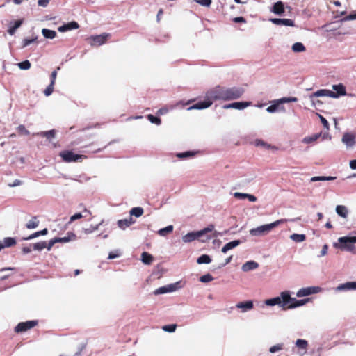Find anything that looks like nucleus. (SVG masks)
<instances>
[{
	"instance_id": "nucleus-26",
	"label": "nucleus",
	"mask_w": 356,
	"mask_h": 356,
	"mask_svg": "<svg viewBox=\"0 0 356 356\" xmlns=\"http://www.w3.org/2000/svg\"><path fill=\"white\" fill-rule=\"evenodd\" d=\"M271 11L276 15H282L284 12V3L282 1L275 3Z\"/></svg>"
},
{
	"instance_id": "nucleus-19",
	"label": "nucleus",
	"mask_w": 356,
	"mask_h": 356,
	"mask_svg": "<svg viewBox=\"0 0 356 356\" xmlns=\"http://www.w3.org/2000/svg\"><path fill=\"white\" fill-rule=\"evenodd\" d=\"M79 27V24L76 22H70L65 24H63L58 28V31L60 32H65L67 31H71L73 29H76Z\"/></svg>"
},
{
	"instance_id": "nucleus-1",
	"label": "nucleus",
	"mask_w": 356,
	"mask_h": 356,
	"mask_svg": "<svg viewBox=\"0 0 356 356\" xmlns=\"http://www.w3.org/2000/svg\"><path fill=\"white\" fill-rule=\"evenodd\" d=\"M300 220V217H298V218H296L293 219H286V218L280 219V220L274 221L271 223L261 225L256 228L251 229L250 230V234L252 236H265V235L268 234L273 229L279 226L281 224H283L288 221L296 222Z\"/></svg>"
},
{
	"instance_id": "nucleus-46",
	"label": "nucleus",
	"mask_w": 356,
	"mask_h": 356,
	"mask_svg": "<svg viewBox=\"0 0 356 356\" xmlns=\"http://www.w3.org/2000/svg\"><path fill=\"white\" fill-rule=\"evenodd\" d=\"M17 66L19 69L26 70L31 67V63L29 60H24L23 62L17 63Z\"/></svg>"
},
{
	"instance_id": "nucleus-58",
	"label": "nucleus",
	"mask_w": 356,
	"mask_h": 356,
	"mask_svg": "<svg viewBox=\"0 0 356 356\" xmlns=\"http://www.w3.org/2000/svg\"><path fill=\"white\" fill-rule=\"evenodd\" d=\"M37 39H38L37 37H35L34 38H32V39L25 38L23 40V47H25L32 44L33 42H35L37 40Z\"/></svg>"
},
{
	"instance_id": "nucleus-7",
	"label": "nucleus",
	"mask_w": 356,
	"mask_h": 356,
	"mask_svg": "<svg viewBox=\"0 0 356 356\" xmlns=\"http://www.w3.org/2000/svg\"><path fill=\"white\" fill-rule=\"evenodd\" d=\"M341 142L346 145L347 149H352L356 145V132L345 133L341 138Z\"/></svg>"
},
{
	"instance_id": "nucleus-44",
	"label": "nucleus",
	"mask_w": 356,
	"mask_h": 356,
	"mask_svg": "<svg viewBox=\"0 0 356 356\" xmlns=\"http://www.w3.org/2000/svg\"><path fill=\"white\" fill-rule=\"evenodd\" d=\"M195 155V153L193 152L188 151L182 153H177L176 154L177 157L179 159H186L188 157H191Z\"/></svg>"
},
{
	"instance_id": "nucleus-15",
	"label": "nucleus",
	"mask_w": 356,
	"mask_h": 356,
	"mask_svg": "<svg viewBox=\"0 0 356 356\" xmlns=\"http://www.w3.org/2000/svg\"><path fill=\"white\" fill-rule=\"evenodd\" d=\"M250 104V103L248 102H234L229 104L224 105L223 108H234L238 110H242L248 106Z\"/></svg>"
},
{
	"instance_id": "nucleus-12",
	"label": "nucleus",
	"mask_w": 356,
	"mask_h": 356,
	"mask_svg": "<svg viewBox=\"0 0 356 356\" xmlns=\"http://www.w3.org/2000/svg\"><path fill=\"white\" fill-rule=\"evenodd\" d=\"M36 325V321H29L26 322L19 323L15 328V332H20L26 331L29 329L32 328Z\"/></svg>"
},
{
	"instance_id": "nucleus-38",
	"label": "nucleus",
	"mask_w": 356,
	"mask_h": 356,
	"mask_svg": "<svg viewBox=\"0 0 356 356\" xmlns=\"http://www.w3.org/2000/svg\"><path fill=\"white\" fill-rule=\"evenodd\" d=\"M211 262V257L207 254H202L200 257H199L197 259V263L198 264H210Z\"/></svg>"
},
{
	"instance_id": "nucleus-43",
	"label": "nucleus",
	"mask_w": 356,
	"mask_h": 356,
	"mask_svg": "<svg viewBox=\"0 0 356 356\" xmlns=\"http://www.w3.org/2000/svg\"><path fill=\"white\" fill-rule=\"evenodd\" d=\"M103 220H102L98 225H95V226H91L90 228H86V229H83V232L85 234H91L93 232L99 229V227L102 225L103 223Z\"/></svg>"
},
{
	"instance_id": "nucleus-53",
	"label": "nucleus",
	"mask_w": 356,
	"mask_h": 356,
	"mask_svg": "<svg viewBox=\"0 0 356 356\" xmlns=\"http://www.w3.org/2000/svg\"><path fill=\"white\" fill-rule=\"evenodd\" d=\"M85 347H86V344L82 343L80 346H79L77 351L75 353V354L74 355H66L65 354H62L60 356H79L81 355V353L82 352V350L85 348Z\"/></svg>"
},
{
	"instance_id": "nucleus-31",
	"label": "nucleus",
	"mask_w": 356,
	"mask_h": 356,
	"mask_svg": "<svg viewBox=\"0 0 356 356\" xmlns=\"http://www.w3.org/2000/svg\"><path fill=\"white\" fill-rule=\"evenodd\" d=\"M143 212H144V211L142 207H134L129 211V214L131 216L130 217L135 216L136 218H139L143 214Z\"/></svg>"
},
{
	"instance_id": "nucleus-55",
	"label": "nucleus",
	"mask_w": 356,
	"mask_h": 356,
	"mask_svg": "<svg viewBox=\"0 0 356 356\" xmlns=\"http://www.w3.org/2000/svg\"><path fill=\"white\" fill-rule=\"evenodd\" d=\"M168 293L167 287L166 286H161L156 289L154 292L155 295H160V294H164Z\"/></svg>"
},
{
	"instance_id": "nucleus-27",
	"label": "nucleus",
	"mask_w": 356,
	"mask_h": 356,
	"mask_svg": "<svg viewBox=\"0 0 356 356\" xmlns=\"http://www.w3.org/2000/svg\"><path fill=\"white\" fill-rule=\"evenodd\" d=\"M241 244V241L234 240L231 242L226 243L222 248L221 251L223 253H226L227 251L234 249Z\"/></svg>"
},
{
	"instance_id": "nucleus-6",
	"label": "nucleus",
	"mask_w": 356,
	"mask_h": 356,
	"mask_svg": "<svg viewBox=\"0 0 356 356\" xmlns=\"http://www.w3.org/2000/svg\"><path fill=\"white\" fill-rule=\"evenodd\" d=\"M244 90L241 88L232 87V88H225L224 87V101L232 100L239 98L243 94Z\"/></svg>"
},
{
	"instance_id": "nucleus-8",
	"label": "nucleus",
	"mask_w": 356,
	"mask_h": 356,
	"mask_svg": "<svg viewBox=\"0 0 356 356\" xmlns=\"http://www.w3.org/2000/svg\"><path fill=\"white\" fill-rule=\"evenodd\" d=\"M323 291L320 286H309L302 288L298 291L296 296L298 297H305L311 294H316Z\"/></svg>"
},
{
	"instance_id": "nucleus-48",
	"label": "nucleus",
	"mask_w": 356,
	"mask_h": 356,
	"mask_svg": "<svg viewBox=\"0 0 356 356\" xmlns=\"http://www.w3.org/2000/svg\"><path fill=\"white\" fill-rule=\"evenodd\" d=\"M46 248V242L41 241L33 245V248L34 250H42Z\"/></svg>"
},
{
	"instance_id": "nucleus-18",
	"label": "nucleus",
	"mask_w": 356,
	"mask_h": 356,
	"mask_svg": "<svg viewBox=\"0 0 356 356\" xmlns=\"http://www.w3.org/2000/svg\"><path fill=\"white\" fill-rule=\"evenodd\" d=\"M356 289V282H348L344 284H339L335 290L337 291H350Z\"/></svg>"
},
{
	"instance_id": "nucleus-24",
	"label": "nucleus",
	"mask_w": 356,
	"mask_h": 356,
	"mask_svg": "<svg viewBox=\"0 0 356 356\" xmlns=\"http://www.w3.org/2000/svg\"><path fill=\"white\" fill-rule=\"evenodd\" d=\"M280 104H281L277 103V99L273 101V104L272 105L269 106L266 108V111L270 113H275L278 111H283V112L285 111L284 107V106L280 107L279 106Z\"/></svg>"
},
{
	"instance_id": "nucleus-59",
	"label": "nucleus",
	"mask_w": 356,
	"mask_h": 356,
	"mask_svg": "<svg viewBox=\"0 0 356 356\" xmlns=\"http://www.w3.org/2000/svg\"><path fill=\"white\" fill-rule=\"evenodd\" d=\"M85 216L83 215L81 213H75L74 215L70 217V222L69 223L76 220H78V219H80L83 217H84Z\"/></svg>"
},
{
	"instance_id": "nucleus-45",
	"label": "nucleus",
	"mask_w": 356,
	"mask_h": 356,
	"mask_svg": "<svg viewBox=\"0 0 356 356\" xmlns=\"http://www.w3.org/2000/svg\"><path fill=\"white\" fill-rule=\"evenodd\" d=\"M296 345L297 347L305 350L307 348L308 343L307 341L305 339H298L296 341Z\"/></svg>"
},
{
	"instance_id": "nucleus-32",
	"label": "nucleus",
	"mask_w": 356,
	"mask_h": 356,
	"mask_svg": "<svg viewBox=\"0 0 356 356\" xmlns=\"http://www.w3.org/2000/svg\"><path fill=\"white\" fill-rule=\"evenodd\" d=\"M23 23V21L22 19H19V20H17L14 22V25L13 26H10L9 29H8V33L10 35H13L15 34L16 30L20 27V26Z\"/></svg>"
},
{
	"instance_id": "nucleus-34",
	"label": "nucleus",
	"mask_w": 356,
	"mask_h": 356,
	"mask_svg": "<svg viewBox=\"0 0 356 356\" xmlns=\"http://www.w3.org/2000/svg\"><path fill=\"white\" fill-rule=\"evenodd\" d=\"M291 49L295 53L304 52L306 50L305 47L302 42L294 43L291 47Z\"/></svg>"
},
{
	"instance_id": "nucleus-33",
	"label": "nucleus",
	"mask_w": 356,
	"mask_h": 356,
	"mask_svg": "<svg viewBox=\"0 0 356 356\" xmlns=\"http://www.w3.org/2000/svg\"><path fill=\"white\" fill-rule=\"evenodd\" d=\"M141 261L145 264H150L153 261V257L147 252H144L141 254Z\"/></svg>"
},
{
	"instance_id": "nucleus-54",
	"label": "nucleus",
	"mask_w": 356,
	"mask_h": 356,
	"mask_svg": "<svg viewBox=\"0 0 356 356\" xmlns=\"http://www.w3.org/2000/svg\"><path fill=\"white\" fill-rule=\"evenodd\" d=\"M17 130L22 135H29L30 134L24 125L18 126Z\"/></svg>"
},
{
	"instance_id": "nucleus-41",
	"label": "nucleus",
	"mask_w": 356,
	"mask_h": 356,
	"mask_svg": "<svg viewBox=\"0 0 356 356\" xmlns=\"http://www.w3.org/2000/svg\"><path fill=\"white\" fill-rule=\"evenodd\" d=\"M37 135H40L43 137H46L47 139L50 140L55 136L54 130H50L48 131H42L40 133H38Z\"/></svg>"
},
{
	"instance_id": "nucleus-5",
	"label": "nucleus",
	"mask_w": 356,
	"mask_h": 356,
	"mask_svg": "<svg viewBox=\"0 0 356 356\" xmlns=\"http://www.w3.org/2000/svg\"><path fill=\"white\" fill-rule=\"evenodd\" d=\"M206 98L211 102V104L215 101H224V87L216 86L210 89L206 93Z\"/></svg>"
},
{
	"instance_id": "nucleus-35",
	"label": "nucleus",
	"mask_w": 356,
	"mask_h": 356,
	"mask_svg": "<svg viewBox=\"0 0 356 356\" xmlns=\"http://www.w3.org/2000/svg\"><path fill=\"white\" fill-rule=\"evenodd\" d=\"M254 144L257 147H262L266 148V149H277L275 147L271 146L270 145L266 143V142H264V140H260V139H257L254 142Z\"/></svg>"
},
{
	"instance_id": "nucleus-56",
	"label": "nucleus",
	"mask_w": 356,
	"mask_h": 356,
	"mask_svg": "<svg viewBox=\"0 0 356 356\" xmlns=\"http://www.w3.org/2000/svg\"><path fill=\"white\" fill-rule=\"evenodd\" d=\"M179 282L167 285L168 293L175 291L178 289Z\"/></svg>"
},
{
	"instance_id": "nucleus-37",
	"label": "nucleus",
	"mask_w": 356,
	"mask_h": 356,
	"mask_svg": "<svg viewBox=\"0 0 356 356\" xmlns=\"http://www.w3.org/2000/svg\"><path fill=\"white\" fill-rule=\"evenodd\" d=\"M173 231V226L172 225H168L164 228L160 229L158 231V234L161 236H165L168 234H170Z\"/></svg>"
},
{
	"instance_id": "nucleus-62",
	"label": "nucleus",
	"mask_w": 356,
	"mask_h": 356,
	"mask_svg": "<svg viewBox=\"0 0 356 356\" xmlns=\"http://www.w3.org/2000/svg\"><path fill=\"white\" fill-rule=\"evenodd\" d=\"M247 195H248V193H239V192H235L234 193V197L238 198V199H245L247 197Z\"/></svg>"
},
{
	"instance_id": "nucleus-42",
	"label": "nucleus",
	"mask_w": 356,
	"mask_h": 356,
	"mask_svg": "<svg viewBox=\"0 0 356 356\" xmlns=\"http://www.w3.org/2000/svg\"><path fill=\"white\" fill-rule=\"evenodd\" d=\"M298 99L295 97H282L281 99H277V103L284 104L289 102H296Z\"/></svg>"
},
{
	"instance_id": "nucleus-51",
	"label": "nucleus",
	"mask_w": 356,
	"mask_h": 356,
	"mask_svg": "<svg viewBox=\"0 0 356 356\" xmlns=\"http://www.w3.org/2000/svg\"><path fill=\"white\" fill-rule=\"evenodd\" d=\"M176 327H177V325H175V324H170V325H164L162 327V329L165 332H173L175 331Z\"/></svg>"
},
{
	"instance_id": "nucleus-21",
	"label": "nucleus",
	"mask_w": 356,
	"mask_h": 356,
	"mask_svg": "<svg viewBox=\"0 0 356 356\" xmlns=\"http://www.w3.org/2000/svg\"><path fill=\"white\" fill-rule=\"evenodd\" d=\"M117 223L120 229L124 230L127 227L135 223V220H133L132 217H129V218L119 220Z\"/></svg>"
},
{
	"instance_id": "nucleus-64",
	"label": "nucleus",
	"mask_w": 356,
	"mask_h": 356,
	"mask_svg": "<svg viewBox=\"0 0 356 356\" xmlns=\"http://www.w3.org/2000/svg\"><path fill=\"white\" fill-rule=\"evenodd\" d=\"M119 257H120V253L117 250V251H115V252H110L109 254H108V259H113L118 258Z\"/></svg>"
},
{
	"instance_id": "nucleus-10",
	"label": "nucleus",
	"mask_w": 356,
	"mask_h": 356,
	"mask_svg": "<svg viewBox=\"0 0 356 356\" xmlns=\"http://www.w3.org/2000/svg\"><path fill=\"white\" fill-rule=\"evenodd\" d=\"M60 156L65 162H73L83 157L82 155L76 154L70 151H63L60 153Z\"/></svg>"
},
{
	"instance_id": "nucleus-9",
	"label": "nucleus",
	"mask_w": 356,
	"mask_h": 356,
	"mask_svg": "<svg viewBox=\"0 0 356 356\" xmlns=\"http://www.w3.org/2000/svg\"><path fill=\"white\" fill-rule=\"evenodd\" d=\"M110 37V33H104L98 35H92L89 38V40H90L91 45L99 46L104 44Z\"/></svg>"
},
{
	"instance_id": "nucleus-63",
	"label": "nucleus",
	"mask_w": 356,
	"mask_h": 356,
	"mask_svg": "<svg viewBox=\"0 0 356 356\" xmlns=\"http://www.w3.org/2000/svg\"><path fill=\"white\" fill-rule=\"evenodd\" d=\"M327 250H328V245L327 244H325L322 248V250L321 251L319 257H323V256L326 255L327 253Z\"/></svg>"
},
{
	"instance_id": "nucleus-57",
	"label": "nucleus",
	"mask_w": 356,
	"mask_h": 356,
	"mask_svg": "<svg viewBox=\"0 0 356 356\" xmlns=\"http://www.w3.org/2000/svg\"><path fill=\"white\" fill-rule=\"evenodd\" d=\"M54 84H52L51 83H50L49 86L44 90V93L46 96H49L50 95L52 94V92L54 91Z\"/></svg>"
},
{
	"instance_id": "nucleus-25",
	"label": "nucleus",
	"mask_w": 356,
	"mask_h": 356,
	"mask_svg": "<svg viewBox=\"0 0 356 356\" xmlns=\"http://www.w3.org/2000/svg\"><path fill=\"white\" fill-rule=\"evenodd\" d=\"M336 213L344 219L348 218L349 213L348 208L343 205H337L336 207Z\"/></svg>"
},
{
	"instance_id": "nucleus-50",
	"label": "nucleus",
	"mask_w": 356,
	"mask_h": 356,
	"mask_svg": "<svg viewBox=\"0 0 356 356\" xmlns=\"http://www.w3.org/2000/svg\"><path fill=\"white\" fill-rule=\"evenodd\" d=\"M147 118L153 124L159 125L161 123V119L157 117L154 116L153 115H151V114L148 115Z\"/></svg>"
},
{
	"instance_id": "nucleus-49",
	"label": "nucleus",
	"mask_w": 356,
	"mask_h": 356,
	"mask_svg": "<svg viewBox=\"0 0 356 356\" xmlns=\"http://www.w3.org/2000/svg\"><path fill=\"white\" fill-rule=\"evenodd\" d=\"M283 347H284L283 343H278V344L274 345L270 348L269 352L271 353H275L279 350H282Z\"/></svg>"
},
{
	"instance_id": "nucleus-17",
	"label": "nucleus",
	"mask_w": 356,
	"mask_h": 356,
	"mask_svg": "<svg viewBox=\"0 0 356 356\" xmlns=\"http://www.w3.org/2000/svg\"><path fill=\"white\" fill-rule=\"evenodd\" d=\"M309 298L302 299V300H296L295 298L291 297V300H289L288 309H292L304 305L307 302H309Z\"/></svg>"
},
{
	"instance_id": "nucleus-23",
	"label": "nucleus",
	"mask_w": 356,
	"mask_h": 356,
	"mask_svg": "<svg viewBox=\"0 0 356 356\" xmlns=\"http://www.w3.org/2000/svg\"><path fill=\"white\" fill-rule=\"evenodd\" d=\"M236 308L241 309L243 312H245L253 308V302L251 300L246 302H241L236 304Z\"/></svg>"
},
{
	"instance_id": "nucleus-29",
	"label": "nucleus",
	"mask_w": 356,
	"mask_h": 356,
	"mask_svg": "<svg viewBox=\"0 0 356 356\" xmlns=\"http://www.w3.org/2000/svg\"><path fill=\"white\" fill-rule=\"evenodd\" d=\"M289 238L296 243H302L306 240V236L303 234H293Z\"/></svg>"
},
{
	"instance_id": "nucleus-22",
	"label": "nucleus",
	"mask_w": 356,
	"mask_h": 356,
	"mask_svg": "<svg viewBox=\"0 0 356 356\" xmlns=\"http://www.w3.org/2000/svg\"><path fill=\"white\" fill-rule=\"evenodd\" d=\"M16 243V241L14 238L6 237L3 240L0 241V251L5 248L14 245Z\"/></svg>"
},
{
	"instance_id": "nucleus-20",
	"label": "nucleus",
	"mask_w": 356,
	"mask_h": 356,
	"mask_svg": "<svg viewBox=\"0 0 356 356\" xmlns=\"http://www.w3.org/2000/svg\"><path fill=\"white\" fill-rule=\"evenodd\" d=\"M259 267V264L254 261H248L243 264L241 269L243 272L254 270Z\"/></svg>"
},
{
	"instance_id": "nucleus-39",
	"label": "nucleus",
	"mask_w": 356,
	"mask_h": 356,
	"mask_svg": "<svg viewBox=\"0 0 356 356\" xmlns=\"http://www.w3.org/2000/svg\"><path fill=\"white\" fill-rule=\"evenodd\" d=\"M38 225H39V221L37 220V218L35 216L28 222L26 227V228L31 229L36 228L38 226Z\"/></svg>"
},
{
	"instance_id": "nucleus-16",
	"label": "nucleus",
	"mask_w": 356,
	"mask_h": 356,
	"mask_svg": "<svg viewBox=\"0 0 356 356\" xmlns=\"http://www.w3.org/2000/svg\"><path fill=\"white\" fill-rule=\"evenodd\" d=\"M270 21L276 25L285 26H294L293 21L290 19L272 18L270 19Z\"/></svg>"
},
{
	"instance_id": "nucleus-36",
	"label": "nucleus",
	"mask_w": 356,
	"mask_h": 356,
	"mask_svg": "<svg viewBox=\"0 0 356 356\" xmlns=\"http://www.w3.org/2000/svg\"><path fill=\"white\" fill-rule=\"evenodd\" d=\"M42 33L45 38L48 39H54L56 36V32L55 31L47 29H42Z\"/></svg>"
},
{
	"instance_id": "nucleus-30",
	"label": "nucleus",
	"mask_w": 356,
	"mask_h": 356,
	"mask_svg": "<svg viewBox=\"0 0 356 356\" xmlns=\"http://www.w3.org/2000/svg\"><path fill=\"white\" fill-rule=\"evenodd\" d=\"M336 179L335 177L332 176H316L313 177L310 179V181L312 182L314 181H332Z\"/></svg>"
},
{
	"instance_id": "nucleus-40",
	"label": "nucleus",
	"mask_w": 356,
	"mask_h": 356,
	"mask_svg": "<svg viewBox=\"0 0 356 356\" xmlns=\"http://www.w3.org/2000/svg\"><path fill=\"white\" fill-rule=\"evenodd\" d=\"M48 231L47 229H44L41 231L35 232L34 234L30 235L29 236L24 238V240H31L33 238H35L36 237H38L42 235H46L47 234Z\"/></svg>"
},
{
	"instance_id": "nucleus-4",
	"label": "nucleus",
	"mask_w": 356,
	"mask_h": 356,
	"mask_svg": "<svg viewBox=\"0 0 356 356\" xmlns=\"http://www.w3.org/2000/svg\"><path fill=\"white\" fill-rule=\"evenodd\" d=\"M289 300H291V297L289 291H283L280 293V296L267 299L264 303L267 306L278 305L283 309H288Z\"/></svg>"
},
{
	"instance_id": "nucleus-60",
	"label": "nucleus",
	"mask_w": 356,
	"mask_h": 356,
	"mask_svg": "<svg viewBox=\"0 0 356 356\" xmlns=\"http://www.w3.org/2000/svg\"><path fill=\"white\" fill-rule=\"evenodd\" d=\"M58 243V240L56 239V238H54L51 240H50L48 243V244L46 243V248L48 250H50L53 245L56 243Z\"/></svg>"
},
{
	"instance_id": "nucleus-13",
	"label": "nucleus",
	"mask_w": 356,
	"mask_h": 356,
	"mask_svg": "<svg viewBox=\"0 0 356 356\" xmlns=\"http://www.w3.org/2000/svg\"><path fill=\"white\" fill-rule=\"evenodd\" d=\"M211 105V102L207 99V98L205 97V99L202 102H197V104H193V106L188 108V111L197 109V110H201L204 109L208 107H209Z\"/></svg>"
},
{
	"instance_id": "nucleus-61",
	"label": "nucleus",
	"mask_w": 356,
	"mask_h": 356,
	"mask_svg": "<svg viewBox=\"0 0 356 356\" xmlns=\"http://www.w3.org/2000/svg\"><path fill=\"white\" fill-rule=\"evenodd\" d=\"M318 117H319L321 122H322L323 127L325 129H329V123H328L327 120L321 115L318 114Z\"/></svg>"
},
{
	"instance_id": "nucleus-52",
	"label": "nucleus",
	"mask_w": 356,
	"mask_h": 356,
	"mask_svg": "<svg viewBox=\"0 0 356 356\" xmlns=\"http://www.w3.org/2000/svg\"><path fill=\"white\" fill-rule=\"evenodd\" d=\"M194 1L204 7H209L212 3L211 0H194Z\"/></svg>"
},
{
	"instance_id": "nucleus-28",
	"label": "nucleus",
	"mask_w": 356,
	"mask_h": 356,
	"mask_svg": "<svg viewBox=\"0 0 356 356\" xmlns=\"http://www.w3.org/2000/svg\"><path fill=\"white\" fill-rule=\"evenodd\" d=\"M322 136L321 133L315 134L309 136L305 137L302 142L305 144H310L315 142L319 137Z\"/></svg>"
},
{
	"instance_id": "nucleus-14",
	"label": "nucleus",
	"mask_w": 356,
	"mask_h": 356,
	"mask_svg": "<svg viewBox=\"0 0 356 356\" xmlns=\"http://www.w3.org/2000/svg\"><path fill=\"white\" fill-rule=\"evenodd\" d=\"M332 96H334L333 94H332V90H326V89H321L316 91L315 92L312 93L309 98L311 101H314V99L315 97H329L332 98Z\"/></svg>"
},
{
	"instance_id": "nucleus-47",
	"label": "nucleus",
	"mask_w": 356,
	"mask_h": 356,
	"mask_svg": "<svg viewBox=\"0 0 356 356\" xmlns=\"http://www.w3.org/2000/svg\"><path fill=\"white\" fill-rule=\"evenodd\" d=\"M213 280V277L210 275L209 273H207L206 275H204L200 277V281L204 283L209 282Z\"/></svg>"
},
{
	"instance_id": "nucleus-3",
	"label": "nucleus",
	"mask_w": 356,
	"mask_h": 356,
	"mask_svg": "<svg viewBox=\"0 0 356 356\" xmlns=\"http://www.w3.org/2000/svg\"><path fill=\"white\" fill-rule=\"evenodd\" d=\"M356 236H342L337 239V242L334 243V247L341 250L353 252L355 248Z\"/></svg>"
},
{
	"instance_id": "nucleus-11",
	"label": "nucleus",
	"mask_w": 356,
	"mask_h": 356,
	"mask_svg": "<svg viewBox=\"0 0 356 356\" xmlns=\"http://www.w3.org/2000/svg\"><path fill=\"white\" fill-rule=\"evenodd\" d=\"M332 88L334 90L332 91V94L334 95V96H332V98L337 99L341 96L346 95V87L342 83L332 85Z\"/></svg>"
},
{
	"instance_id": "nucleus-2",
	"label": "nucleus",
	"mask_w": 356,
	"mask_h": 356,
	"mask_svg": "<svg viewBox=\"0 0 356 356\" xmlns=\"http://www.w3.org/2000/svg\"><path fill=\"white\" fill-rule=\"evenodd\" d=\"M214 226L211 225L197 232H189L182 236L184 243H190L197 239H200L202 242H205L211 239V236H206L207 234L213 230Z\"/></svg>"
}]
</instances>
